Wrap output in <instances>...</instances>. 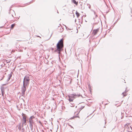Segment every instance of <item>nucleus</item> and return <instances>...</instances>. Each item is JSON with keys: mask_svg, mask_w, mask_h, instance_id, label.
<instances>
[{"mask_svg": "<svg viewBox=\"0 0 132 132\" xmlns=\"http://www.w3.org/2000/svg\"><path fill=\"white\" fill-rule=\"evenodd\" d=\"M63 47V39H62L60 40L56 45L57 49L55 50V52H57L59 54L60 52L62 50V48Z\"/></svg>", "mask_w": 132, "mask_h": 132, "instance_id": "f257e3e1", "label": "nucleus"}, {"mask_svg": "<svg viewBox=\"0 0 132 132\" xmlns=\"http://www.w3.org/2000/svg\"><path fill=\"white\" fill-rule=\"evenodd\" d=\"M80 95L76 94H71L68 96L69 97L68 100L70 102H72L73 100L76 97H79Z\"/></svg>", "mask_w": 132, "mask_h": 132, "instance_id": "f03ea898", "label": "nucleus"}, {"mask_svg": "<svg viewBox=\"0 0 132 132\" xmlns=\"http://www.w3.org/2000/svg\"><path fill=\"white\" fill-rule=\"evenodd\" d=\"M22 115L23 116V121L22 125V127H23V125H26V118L27 116L25 114L22 113Z\"/></svg>", "mask_w": 132, "mask_h": 132, "instance_id": "7ed1b4c3", "label": "nucleus"}, {"mask_svg": "<svg viewBox=\"0 0 132 132\" xmlns=\"http://www.w3.org/2000/svg\"><path fill=\"white\" fill-rule=\"evenodd\" d=\"M27 86H24L23 85V86L22 88V96H23L26 90V87Z\"/></svg>", "mask_w": 132, "mask_h": 132, "instance_id": "20e7f679", "label": "nucleus"}, {"mask_svg": "<svg viewBox=\"0 0 132 132\" xmlns=\"http://www.w3.org/2000/svg\"><path fill=\"white\" fill-rule=\"evenodd\" d=\"M29 123L30 127L31 128L32 131V130L33 128V120H32L30 119H29Z\"/></svg>", "mask_w": 132, "mask_h": 132, "instance_id": "39448f33", "label": "nucleus"}, {"mask_svg": "<svg viewBox=\"0 0 132 132\" xmlns=\"http://www.w3.org/2000/svg\"><path fill=\"white\" fill-rule=\"evenodd\" d=\"M99 29H97L96 30H94L92 32L93 35H96Z\"/></svg>", "mask_w": 132, "mask_h": 132, "instance_id": "423d86ee", "label": "nucleus"}, {"mask_svg": "<svg viewBox=\"0 0 132 132\" xmlns=\"http://www.w3.org/2000/svg\"><path fill=\"white\" fill-rule=\"evenodd\" d=\"M30 78L28 76H26L25 77L23 81H29Z\"/></svg>", "mask_w": 132, "mask_h": 132, "instance_id": "0eeeda50", "label": "nucleus"}, {"mask_svg": "<svg viewBox=\"0 0 132 132\" xmlns=\"http://www.w3.org/2000/svg\"><path fill=\"white\" fill-rule=\"evenodd\" d=\"M29 81H23V85L24 86H27L29 84Z\"/></svg>", "mask_w": 132, "mask_h": 132, "instance_id": "6e6552de", "label": "nucleus"}, {"mask_svg": "<svg viewBox=\"0 0 132 132\" xmlns=\"http://www.w3.org/2000/svg\"><path fill=\"white\" fill-rule=\"evenodd\" d=\"M12 74L11 73L10 74H9L8 75V79H7V81H8L9 80H10V78H11V76H12Z\"/></svg>", "mask_w": 132, "mask_h": 132, "instance_id": "1a4fd4ad", "label": "nucleus"}, {"mask_svg": "<svg viewBox=\"0 0 132 132\" xmlns=\"http://www.w3.org/2000/svg\"><path fill=\"white\" fill-rule=\"evenodd\" d=\"M22 127H22V125H20V124L18 127V128L19 129V130H20L21 129V128Z\"/></svg>", "mask_w": 132, "mask_h": 132, "instance_id": "9d476101", "label": "nucleus"}, {"mask_svg": "<svg viewBox=\"0 0 132 132\" xmlns=\"http://www.w3.org/2000/svg\"><path fill=\"white\" fill-rule=\"evenodd\" d=\"M76 14L77 17H78L80 16L79 14L77 11H76Z\"/></svg>", "mask_w": 132, "mask_h": 132, "instance_id": "9b49d317", "label": "nucleus"}, {"mask_svg": "<svg viewBox=\"0 0 132 132\" xmlns=\"http://www.w3.org/2000/svg\"><path fill=\"white\" fill-rule=\"evenodd\" d=\"M72 1L75 4H76V5L77 4V3L76 2L75 0H72Z\"/></svg>", "mask_w": 132, "mask_h": 132, "instance_id": "f8f14e48", "label": "nucleus"}, {"mask_svg": "<svg viewBox=\"0 0 132 132\" xmlns=\"http://www.w3.org/2000/svg\"><path fill=\"white\" fill-rule=\"evenodd\" d=\"M34 116H32L30 117L29 119H31L32 120L34 118Z\"/></svg>", "mask_w": 132, "mask_h": 132, "instance_id": "ddd939ff", "label": "nucleus"}, {"mask_svg": "<svg viewBox=\"0 0 132 132\" xmlns=\"http://www.w3.org/2000/svg\"><path fill=\"white\" fill-rule=\"evenodd\" d=\"M122 94H123L124 96H125L127 95V94H126V93L125 92L123 93Z\"/></svg>", "mask_w": 132, "mask_h": 132, "instance_id": "4468645a", "label": "nucleus"}, {"mask_svg": "<svg viewBox=\"0 0 132 132\" xmlns=\"http://www.w3.org/2000/svg\"><path fill=\"white\" fill-rule=\"evenodd\" d=\"M14 26H15L14 24H12L11 25V28L12 29L14 27Z\"/></svg>", "mask_w": 132, "mask_h": 132, "instance_id": "2eb2a0df", "label": "nucleus"}, {"mask_svg": "<svg viewBox=\"0 0 132 132\" xmlns=\"http://www.w3.org/2000/svg\"><path fill=\"white\" fill-rule=\"evenodd\" d=\"M77 117V116H74L73 117H72L71 118V119H73Z\"/></svg>", "mask_w": 132, "mask_h": 132, "instance_id": "dca6fc26", "label": "nucleus"}, {"mask_svg": "<svg viewBox=\"0 0 132 132\" xmlns=\"http://www.w3.org/2000/svg\"><path fill=\"white\" fill-rule=\"evenodd\" d=\"M1 90H2V95H3V94H4V91H3V90L1 89Z\"/></svg>", "mask_w": 132, "mask_h": 132, "instance_id": "f3484780", "label": "nucleus"}, {"mask_svg": "<svg viewBox=\"0 0 132 132\" xmlns=\"http://www.w3.org/2000/svg\"><path fill=\"white\" fill-rule=\"evenodd\" d=\"M84 108V107H82L80 108V110H82L83 108Z\"/></svg>", "mask_w": 132, "mask_h": 132, "instance_id": "a211bd4d", "label": "nucleus"}, {"mask_svg": "<svg viewBox=\"0 0 132 132\" xmlns=\"http://www.w3.org/2000/svg\"><path fill=\"white\" fill-rule=\"evenodd\" d=\"M71 106V107H73L74 106V105H73L72 104V105H70Z\"/></svg>", "mask_w": 132, "mask_h": 132, "instance_id": "6ab92c4d", "label": "nucleus"}, {"mask_svg": "<svg viewBox=\"0 0 132 132\" xmlns=\"http://www.w3.org/2000/svg\"><path fill=\"white\" fill-rule=\"evenodd\" d=\"M90 5H89V8H90Z\"/></svg>", "mask_w": 132, "mask_h": 132, "instance_id": "aec40b11", "label": "nucleus"}, {"mask_svg": "<svg viewBox=\"0 0 132 132\" xmlns=\"http://www.w3.org/2000/svg\"><path fill=\"white\" fill-rule=\"evenodd\" d=\"M22 129L23 130H24V129L23 128H22Z\"/></svg>", "mask_w": 132, "mask_h": 132, "instance_id": "412c9836", "label": "nucleus"}]
</instances>
